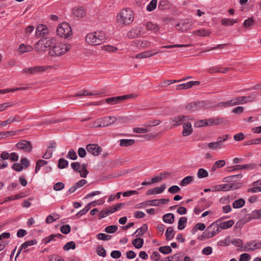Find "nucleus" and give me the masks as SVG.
Returning <instances> with one entry per match:
<instances>
[{"instance_id": "49530a36", "label": "nucleus", "mask_w": 261, "mask_h": 261, "mask_svg": "<svg viewBox=\"0 0 261 261\" xmlns=\"http://www.w3.org/2000/svg\"><path fill=\"white\" fill-rule=\"evenodd\" d=\"M238 22L237 20L229 19L223 18L221 20V23L225 26L232 25L234 23Z\"/></svg>"}, {"instance_id": "b1692460", "label": "nucleus", "mask_w": 261, "mask_h": 261, "mask_svg": "<svg viewBox=\"0 0 261 261\" xmlns=\"http://www.w3.org/2000/svg\"><path fill=\"white\" fill-rule=\"evenodd\" d=\"M158 53V51H156L153 54L151 53V51H144V52H143V53L138 54L136 56V58H138V59L146 58L152 57V56L157 54Z\"/></svg>"}, {"instance_id": "7c9ffc66", "label": "nucleus", "mask_w": 261, "mask_h": 261, "mask_svg": "<svg viewBox=\"0 0 261 261\" xmlns=\"http://www.w3.org/2000/svg\"><path fill=\"white\" fill-rule=\"evenodd\" d=\"M193 34L198 35L201 37H206L209 36L211 34V32L209 30H199L193 32Z\"/></svg>"}, {"instance_id": "69168bd1", "label": "nucleus", "mask_w": 261, "mask_h": 261, "mask_svg": "<svg viewBox=\"0 0 261 261\" xmlns=\"http://www.w3.org/2000/svg\"><path fill=\"white\" fill-rule=\"evenodd\" d=\"M72 168L76 172H81V164L79 162H73L71 164Z\"/></svg>"}, {"instance_id": "ea45409f", "label": "nucleus", "mask_w": 261, "mask_h": 261, "mask_svg": "<svg viewBox=\"0 0 261 261\" xmlns=\"http://www.w3.org/2000/svg\"><path fill=\"white\" fill-rule=\"evenodd\" d=\"M254 22L255 21L254 19L252 17H250L244 21L243 25L246 29H250V28L254 24Z\"/></svg>"}, {"instance_id": "a878e982", "label": "nucleus", "mask_w": 261, "mask_h": 261, "mask_svg": "<svg viewBox=\"0 0 261 261\" xmlns=\"http://www.w3.org/2000/svg\"><path fill=\"white\" fill-rule=\"evenodd\" d=\"M214 226H215V223H213L208 226L207 229L204 231L203 234L205 237L210 238L215 236V233H213L212 231H211Z\"/></svg>"}, {"instance_id": "de8ad7c7", "label": "nucleus", "mask_w": 261, "mask_h": 261, "mask_svg": "<svg viewBox=\"0 0 261 261\" xmlns=\"http://www.w3.org/2000/svg\"><path fill=\"white\" fill-rule=\"evenodd\" d=\"M68 162L64 158H61L59 160L58 167L60 169H64L67 166Z\"/></svg>"}, {"instance_id": "2eb2a0df", "label": "nucleus", "mask_w": 261, "mask_h": 261, "mask_svg": "<svg viewBox=\"0 0 261 261\" xmlns=\"http://www.w3.org/2000/svg\"><path fill=\"white\" fill-rule=\"evenodd\" d=\"M142 28L140 27L132 28L127 34L129 39H134L140 37L141 35Z\"/></svg>"}, {"instance_id": "f3484780", "label": "nucleus", "mask_w": 261, "mask_h": 261, "mask_svg": "<svg viewBox=\"0 0 261 261\" xmlns=\"http://www.w3.org/2000/svg\"><path fill=\"white\" fill-rule=\"evenodd\" d=\"M36 36L38 37H41V36H44L48 34V30L46 26L40 24L38 25L36 29Z\"/></svg>"}, {"instance_id": "f704fd0d", "label": "nucleus", "mask_w": 261, "mask_h": 261, "mask_svg": "<svg viewBox=\"0 0 261 261\" xmlns=\"http://www.w3.org/2000/svg\"><path fill=\"white\" fill-rule=\"evenodd\" d=\"M187 222V218L185 217H182L179 218L178 222V229L182 230L185 228Z\"/></svg>"}, {"instance_id": "603ef678", "label": "nucleus", "mask_w": 261, "mask_h": 261, "mask_svg": "<svg viewBox=\"0 0 261 261\" xmlns=\"http://www.w3.org/2000/svg\"><path fill=\"white\" fill-rule=\"evenodd\" d=\"M118 227L116 225H110L106 227L105 229V232L109 233H114L117 230Z\"/></svg>"}, {"instance_id": "aec40b11", "label": "nucleus", "mask_w": 261, "mask_h": 261, "mask_svg": "<svg viewBox=\"0 0 261 261\" xmlns=\"http://www.w3.org/2000/svg\"><path fill=\"white\" fill-rule=\"evenodd\" d=\"M145 27L147 31H152L155 34L158 33L160 31V27L158 24H154L150 21L146 22Z\"/></svg>"}, {"instance_id": "0e129e2a", "label": "nucleus", "mask_w": 261, "mask_h": 261, "mask_svg": "<svg viewBox=\"0 0 261 261\" xmlns=\"http://www.w3.org/2000/svg\"><path fill=\"white\" fill-rule=\"evenodd\" d=\"M180 189L177 186H172L168 189V192L171 194L179 192Z\"/></svg>"}, {"instance_id": "7ed1b4c3", "label": "nucleus", "mask_w": 261, "mask_h": 261, "mask_svg": "<svg viewBox=\"0 0 261 261\" xmlns=\"http://www.w3.org/2000/svg\"><path fill=\"white\" fill-rule=\"evenodd\" d=\"M71 45L69 44L58 42L53 45L50 50L49 54L53 57H59L65 54L71 49Z\"/></svg>"}, {"instance_id": "412c9836", "label": "nucleus", "mask_w": 261, "mask_h": 261, "mask_svg": "<svg viewBox=\"0 0 261 261\" xmlns=\"http://www.w3.org/2000/svg\"><path fill=\"white\" fill-rule=\"evenodd\" d=\"M36 243H37V241H36V240L28 241H26L24 243H23L20 246V248H19V249H18V251H17V252L16 253L15 258H16L20 254L21 251L23 249H25L28 246H32L33 245H34V244H36Z\"/></svg>"}, {"instance_id": "bf43d9fd", "label": "nucleus", "mask_w": 261, "mask_h": 261, "mask_svg": "<svg viewBox=\"0 0 261 261\" xmlns=\"http://www.w3.org/2000/svg\"><path fill=\"white\" fill-rule=\"evenodd\" d=\"M60 230L63 234H67L70 232L71 227L68 224L62 225L61 227Z\"/></svg>"}, {"instance_id": "5fc2aeb1", "label": "nucleus", "mask_w": 261, "mask_h": 261, "mask_svg": "<svg viewBox=\"0 0 261 261\" xmlns=\"http://www.w3.org/2000/svg\"><path fill=\"white\" fill-rule=\"evenodd\" d=\"M102 49L105 51H109V52H115L117 50L118 48L112 45H105L102 47Z\"/></svg>"}, {"instance_id": "3c124183", "label": "nucleus", "mask_w": 261, "mask_h": 261, "mask_svg": "<svg viewBox=\"0 0 261 261\" xmlns=\"http://www.w3.org/2000/svg\"><path fill=\"white\" fill-rule=\"evenodd\" d=\"M157 6V0H152L148 6L147 7V10L148 11H152L154 10Z\"/></svg>"}, {"instance_id": "e433bc0d", "label": "nucleus", "mask_w": 261, "mask_h": 261, "mask_svg": "<svg viewBox=\"0 0 261 261\" xmlns=\"http://www.w3.org/2000/svg\"><path fill=\"white\" fill-rule=\"evenodd\" d=\"M95 201L92 202L91 203H89L88 205H87L84 209L80 211L76 214V216L78 217H80L83 215H85L87 212L89 210L90 206V205L91 204L93 206H95L96 204H95Z\"/></svg>"}, {"instance_id": "423d86ee", "label": "nucleus", "mask_w": 261, "mask_h": 261, "mask_svg": "<svg viewBox=\"0 0 261 261\" xmlns=\"http://www.w3.org/2000/svg\"><path fill=\"white\" fill-rule=\"evenodd\" d=\"M137 95L135 94H131L128 95H124L122 96H119L116 97H110L106 99V102L108 103L111 105H115L119 103L122 101L125 100L128 98L136 97Z\"/></svg>"}, {"instance_id": "c9c22d12", "label": "nucleus", "mask_w": 261, "mask_h": 261, "mask_svg": "<svg viewBox=\"0 0 261 261\" xmlns=\"http://www.w3.org/2000/svg\"><path fill=\"white\" fill-rule=\"evenodd\" d=\"M147 230V225L143 224L142 227L137 229L135 233H137L136 237L142 236L143 234Z\"/></svg>"}, {"instance_id": "f03ea898", "label": "nucleus", "mask_w": 261, "mask_h": 261, "mask_svg": "<svg viewBox=\"0 0 261 261\" xmlns=\"http://www.w3.org/2000/svg\"><path fill=\"white\" fill-rule=\"evenodd\" d=\"M105 40L104 33L101 31L88 33L85 37L86 42L91 45H100Z\"/></svg>"}, {"instance_id": "bb28decb", "label": "nucleus", "mask_w": 261, "mask_h": 261, "mask_svg": "<svg viewBox=\"0 0 261 261\" xmlns=\"http://www.w3.org/2000/svg\"><path fill=\"white\" fill-rule=\"evenodd\" d=\"M234 223V222L233 220H230L227 221L221 222L218 225L221 228L225 229L231 227L233 225Z\"/></svg>"}, {"instance_id": "13d9d810", "label": "nucleus", "mask_w": 261, "mask_h": 261, "mask_svg": "<svg viewBox=\"0 0 261 261\" xmlns=\"http://www.w3.org/2000/svg\"><path fill=\"white\" fill-rule=\"evenodd\" d=\"M191 88V84H190V82H188L187 83L181 84L178 85L176 87L177 90H181V89H187Z\"/></svg>"}, {"instance_id": "a211bd4d", "label": "nucleus", "mask_w": 261, "mask_h": 261, "mask_svg": "<svg viewBox=\"0 0 261 261\" xmlns=\"http://www.w3.org/2000/svg\"><path fill=\"white\" fill-rule=\"evenodd\" d=\"M166 188V185L165 184H162L160 187H155L154 188L150 189L146 192L147 195H150L152 194H160L162 193Z\"/></svg>"}, {"instance_id": "9b49d317", "label": "nucleus", "mask_w": 261, "mask_h": 261, "mask_svg": "<svg viewBox=\"0 0 261 261\" xmlns=\"http://www.w3.org/2000/svg\"><path fill=\"white\" fill-rule=\"evenodd\" d=\"M72 13L74 17L78 18H82L86 15L85 8L82 6L73 8L72 10Z\"/></svg>"}, {"instance_id": "20e7f679", "label": "nucleus", "mask_w": 261, "mask_h": 261, "mask_svg": "<svg viewBox=\"0 0 261 261\" xmlns=\"http://www.w3.org/2000/svg\"><path fill=\"white\" fill-rule=\"evenodd\" d=\"M57 32L58 35L65 39L72 35L71 28L66 22H63L60 24L57 29Z\"/></svg>"}, {"instance_id": "0eeeda50", "label": "nucleus", "mask_w": 261, "mask_h": 261, "mask_svg": "<svg viewBox=\"0 0 261 261\" xmlns=\"http://www.w3.org/2000/svg\"><path fill=\"white\" fill-rule=\"evenodd\" d=\"M47 67L44 66H34L29 68H25L21 71L23 74H34L39 73L45 71L47 69Z\"/></svg>"}, {"instance_id": "6ab92c4d", "label": "nucleus", "mask_w": 261, "mask_h": 261, "mask_svg": "<svg viewBox=\"0 0 261 261\" xmlns=\"http://www.w3.org/2000/svg\"><path fill=\"white\" fill-rule=\"evenodd\" d=\"M182 135L184 137L188 136L193 133L192 125L190 122H186L184 124Z\"/></svg>"}, {"instance_id": "c756f323", "label": "nucleus", "mask_w": 261, "mask_h": 261, "mask_svg": "<svg viewBox=\"0 0 261 261\" xmlns=\"http://www.w3.org/2000/svg\"><path fill=\"white\" fill-rule=\"evenodd\" d=\"M170 7L169 2L167 0H162L158 5V9L160 10L168 9Z\"/></svg>"}, {"instance_id": "4468645a", "label": "nucleus", "mask_w": 261, "mask_h": 261, "mask_svg": "<svg viewBox=\"0 0 261 261\" xmlns=\"http://www.w3.org/2000/svg\"><path fill=\"white\" fill-rule=\"evenodd\" d=\"M117 120V118L115 116H108L100 119V126L106 127L114 123Z\"/></svg>"}, {"instance_id": "f257e3e1", "label": "nucleus", "mask_w": 261, "mask_h": 261, "mask_svg": "<svg viewBox=\"0 0 261 261\" xmlns=\"http://www.w3.org/2000/svg\"><path fill=\"white\" fill-rule=\"evenodd\" d=\"M134 19V14L130 9H122L117 15V21L122 25H129Z\"/></svg>"}, {"instance_id": "09e8293b", "label": "nucleus", "mask_w": 261, "mask_h": 261, "mask_svg": "<svg viewBox=\"0 0 261 261\" xmlns=\"http://www.w3.org/2000/svg\"><path fill=\"white\" fill-rule=\"evenodd\" d=\"M217 191H228L230 190L231 186H229V184H225L224 185H220L217 186L216 187Z\"/></svg>"}, {"instance_id": "c85d7f7f", "label": "nucleus", "mask_w": 261, "mask_h": 261, "mask_svg": "<svg viewBox=\"0 0 261 261\" xmlns=\"http://www.w3.org/2000/svg\"><path fill=\"white\" fill-rule=\"evenodd\" d=\"M174 231L173 228L172 227H169L165 232V236L166 237V240L167 241L170 240L174 238Z\"/></svg>"}, {"instance_id": "72a5a7b5", "label": "nucleus", "mask_w": 261, "mask_h": 261, "mask_svg": "<svg viewBox=\"0 0 261 261\" xmlns=\"http://www.w3.org/2000/svg\"><path fill=\"white\" fill-rule=\"evenodd\" d=\"M245 203V200L242 198H240L233 202L232 206L234 208H239L243 207Z\"/></svg>"}, {"instance_id": "8fccbe9b", "label": "nucleus", "mask_w": 261, "mask_h": 261, "mask_svg": "<svg viewBox=\"0 0 261 261\" xmlns=\"http://www.w3.org/2000/svg\"><path fill=\"white\" fill-rule=\"evenodd\" d=\"M97 254L100 256L105 257L106 255V250L102 246H98L96 248Z\"/></svg>"}, {"instance_id": "4be33fe9", "label": "nucleus", "mask_w": 261, "mask_h": 261, "mask_svg": "<svg viewBox=\"0 0 261 261\" xmlns=\"http://www.w3.org/2000/svg\"><path fill=\"white\" fill-rule=\"evenodd\" d=\"M177 29L182 32H185L191 29L192 23L190 22H185L181 24L177 23L176 25Z\"/></svg>"}, {"instance_id": "dca6fc26", "label": "nucleus", "mask_w": 261, "mask_h": 261, "mask_svg": "<svg viewBox=\"0 0 261 261\" xmlns=\"http://www.w3.org/2000/svg\"><path fill=\"white\" fill-rule=\"evenodd\" d=\"M186 118L187 116L181 115L171 117L170 120L173 126H178L181 125Z\"/></svg>"}, {"instance_id": "ddd939ff", "label": "nucleus", "mask_w": 261, "mask_h": 261, "mask_svg": "<svg viewBox=\"0 0 261 261\" xmlns=\"http://www.w3.org/2000/svg\"><path fill=\"white\" fill-rule=\"evenodd\" d=\"M257 165L255 164L252 163L249 164L245 165H235L234 166L231 167V169L230 171H236V170H248V169H253L256 168Z\"/></svg>"}, {"instance_id": "052dcab7", "label": "nucleus", "mask_w": 261, "mask_h": 261, "mask_svg": "<svg viewBox=\"0 0 261 261\" xmlns=\"http://www.w3.org/2000/svg\"><path fill=\"white\" fill-rule=\"evenodd\" d=\"M97 238L102 241H107L111 239V236L103 233H100L97 234Z\"/></svg>"}, {"instance_id": "6e6d98bb", "label": "nucleus", "mask_w": 261, "mask_h": 261, "mask_svg": "<svg viewBox=\"0 0 261 261\" xmlns=\"http://www.w3.org/2000/svg\"><path fill=\"white\" fill-rule=\"evenodd\" d=\"M211 122H212L213 125H220L225 123V120L222 118H212Z\"/></svg>"}, {"instance_id": "4c0bfd02", "label": "nucleus", "mask_w": 261, "mask_h": 261, "mask_svg": "<svg viewBox=\"0 0 261 261\" xmlns=\"http://www.w3.org/2000/svg\"><path fill=\"white\" fill-rule=\"evenodd\" d=\"M17 116L11 117L8 118L6 120L1 122V126H5L15 121H19V120L17 119Z\"/></svg>"}, {"instance_id": "680f3d73", "label": "nucleus", "mask_w": 261, "mask_h": 261, "mask_svg": "<svg viewBox=\"0 0 261 261\" xmlns=\"http://www.w3.org/2000/svg\"><path fill=\"white\" fill-rule=\"evenodd\" d=\"M15 135V132L14 131L1 132V138H6Z\"/></svg>"}, {"instance_id": "774afa93", "label": "nucleus", "mask_w": 261, "mask_h": 261, "mask_svg": "<svg viewBox=\"0 0 261 261\" xmlns=\"http://www.w3.org/2000/svg\"><path fill=\"white\" fill-rule=\"evenodd\" d=\"M48 261H65L60 256L55 254L50 255Z\"/></svg>"}, {"instance_id": "864d4df0", "label": "nucleus", "mask_w": 261, "mask_h": 261, "mask_svg": "<svg viewBox=\"0 0 261 261\" xmlns=\"http://www.w3.org/2000/svg\"><path fill=\"white\" fill-rule=\"evenodd\" d=\"M47 164V162L43 160H39L37 163L35 168V172H37L40 168Z\"/></svg>"}, {"instance_id": "9d476101", "label": "nucleus", "mask_w": 261, "mask_h": 261, "mask_svg": "<svg viewBox=\"0 0 261 261\" xmlns=\"http://www.w3.org/2000/svg\"><path fill=\"white\" fill-rule=\"evenodd\" d=\"M86 149L88 152L94 156L99 155L102 151V148L96 144H90L87 145Z\"/></svg>"}, {"instance_id": "58836bf2", "label": "nucleus", "mask_w": 261, "mask_h": 261, "mask_svg": "<svg viewBox=\"0 0 261 261\" xmlns=\"http://www.w3.org/2000/svg\"><path fill=\"white\" fill-rule=\"evenodd\" d=\"M136 43L138 46L145 48L149 47L151 43L147 40H137Z\"/></svg>"}, {"instance_id": "a18cd8bd", "label": "nucleus", "mask_w": 261, "mask_h": 261, "mask_svg": "<svg viewBox=\"0 0 261 261\" xmlns=\"http://www.w3.org/2000/svg\"><path fill=\"white\" fill-rule=\"evenodd\" d=\"M208 175V173L206 170H205L203 168H200L198 170L197 177L199 178H205V177H207Z\"/></svg>"}, {"instance_id": "37998d69", "label": "nucleus", "mask_w": 261, "mask_h": 261, "mask_svg": "<svg viewBox=\"0 0 261 261\" xmlns=\"http://www.w3.org/2000/svg\"><path fill=\"white\" fill-rule=\"evenodd\" d=\"M193 180V177L191 176H188L185 177L180 183V185L182 187L186 186L191 183Z\"/></svg>"}, {"instance_id": "e2e57ef3", "label": "nucleus", "mask_w": 261, "mask_h": 261, "mask_svg": "<svg viewBox=\"0 0 261 261\" xmlns=\"http://www.w3.org/2000/svg\"><path fill=\"white\" fill-rule=\"evenodd\" d=\"M67 158H68L72 160H75L77 159V155L75 151L73 149H71L67 155Z\"/></svg>"}, {"instance_id": "4d7b16f0", "label": "nucleus", "mask_w": 261, "mask_h": 261, "mask_svg": "<svg viewBox=\"0 0 261 261\" xmlns=\"http://www.w3.org/2000/svg\"><path fill=\"white\" fill-rule=\"evenodd\" d=\"M75 244L73 241H70L66 243L63 247L64 250H69L70 249H74L75 248Z\"/></svg>"}, {"instance_id": "cd10ccee", "label": "nucleus", "mask_w": 261, "mask_h": 261, "mask_svg": "<svg viewBox=\"0 0 261 261\" xmlns=\"http://www.w3.org/2000/svg\"><path fill=\"white\" fill-rule=\"evenodd\" d=\"M135 142L134 139H121L120 140L121 146L128 147L133 145Z\"/></svg>"}, {"instance_id": "393cba45", "label": "nucleus", "mask_w": 261, "mask_h": 261, "mask_svg": "<svg viewBox=\"0 0 261 261\" xmlns=\"http://www.w3.org/2000/svg\"><path fill=\"white\" fill-rule=\"evenodd\" d=\"M163 220L166 223L172 224L174 222V216L171 213H168L163 216Z\"/></svg>"}, {"instance_id": "5701e85b", "label": "nucleus", "mask_w": 261, "mask_h": 261, "mask_svg": "<svg viewBox=\"0 0 261 261\" xmlns=\"http://www.w3.org/2000/svg\"><path fill=\"white\" fill-rule=\"evenodd\" d=\"M33 50V47L30 45H25L24 44H21L18 48V51L20 54H23L25 52L31 51Z\"/></svg>"}, {"instance_id": "c03bdc74", "label": "nucleus", "mask_w": 261, "mask_h": 261, "mask_svg": "<svg viewBox=\"0 0 261 261\" xmlns=\"http://www.w3.org/2000/svg\"><path fill=\"white\" fill-rule=\"evenodd\" d=\"M58 215L56 214H52L47 217L45 220L46 223H51L59 219Z\"/></svg>"}, {"instance_id": "1a4fd4ad", "label": "nucleus", "mask_w": 261, "mask_h": 261, "mask_svg": "<svg viewBox=\"0 0 261 261\" xmlns=\"http://www.w3.org/2000/svg\"><path fill=\"white\" fill-rule=\"evenodd\" d=\"M257 94L255 93L252 94L248 96H240L234 98L237 105L250 102L254 101Z\"/></svg>"}, {"instance_id": "79ce46f5", "label": "nucleus", "mask_w": 261, "mask_h": 261, "mask_svg": "<svg viewBox=\"0 0 261 261\" xmlns=\"http://www.w3.org/2000/svg\"><path fill=\"white\" fill-rule=\"evenodd\" d=\"M159 250L160 252L165 254H169L172 251L171 247H170L169 246L160 247L159 249Z\"/></svg>"}, {"instance_id": "473e14b6", "label": "nucleus", "mask_w": 261, "mask_h": 261, "mask_svg": "<svg viewBox=\"0 0 261 261\" xmlns=\"http://www.w3.org/2000/svg\"><path fill=\"white\" fill-rule=\"evenodd\" d=\"M161 120L159 119H154L153 120H150L146 122L145 123V127L148 128L151 127L153 126H157L161 123Z\"/></svg>"}, {"instance_id": "2f4dec72", "label": "nucleus", "mask_w": 261, "mask_h": 261, "mask_svg": "<svg viewBox=\"0 0 261 261\" xmlns=\"http://www.w3.org/2000/svg\"><path fill=\"white\" fill-rule=\"evenodd\" d=\"M143 239L140 238H136L132 241V244L137 249L141 248L143 246Z\"/></svg>"}, {"instance_id": "39448f33", "label": "nucleus", "mask_w": 261, "mask_h": 261, "mask_svg": "<svg viewBox=\"0 0 261 261\" xmlns=\"http://www.w3.org/2000/svg\"><path fill=\"white\" fill-rule=\"evenodd\" d=\"M207 106L206 102L205 101H196L188 103L185 107L187 111L190 113L200 110Z\"/></svg>"}, {"instance_id": "338daca9", "label": "nucleus", "mask_w": 261, "mask_h": 261, "mask_svg": "<svg viewBox=\"0 0 261 261\" xmlns=\"http://www.w3.org/2000/svg\"><path fill=\"white\" fill-rule=\"evenodd\" d=\"M250 258L251 256L249 254L244 253L240 255L239 261H249Z\"/></svg>"}, {"instance_id": "6e6552de", "label": "nucleus", "mask_w": 261, "mask_h": 261, "mask_svg": "<svg viewBox=\"0 0 261 261\" xmlns=\"http://www.w3.org/2000/svg\"><path fill=\"white\" fill-rule=\"evenodd\" d=\"M17 149L22 150L23 151L29 153L31 152L33 147L31 143L25 140H22L18 142L16 144Z\"/></svg>"}, {"instance_id": "f8f14e48", "label": "nucleus", "mask_w": 261, "mask_h": 261, "mask_svg": "<svg viewBox=\"0 0 261 261\" xmlns=\"http://www.w3.org/2000/svg\"><path fill=\"white\" fill-rule=\"evenodd\" d=\"M54 38H44L40 39L37 43V44L41 45V46L44 45V47L45 48L52 47L56 44Z\"/></svg>"}, {"instance_id": "a19ab883", "label": "nucleus", "mask_w": 261, "mask_h": 261, "mask_svg": "<svg viewBox=\"0 0 261 261\" xmlns=\"http://www.w3.org/2000/svg\"><path fill=\"white\" fill-rule=\"evenodd\" d=\"M209 148L212 149H217L222 147V144L219 141L210 142L207 144Z\"/></svg>"}]
</instances>
